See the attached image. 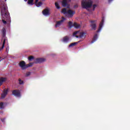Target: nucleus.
<instances>
[{
	"instance_id": "obj_15",
	"label": "nucleus",
	"mask_w": 130,
	"mask_h": 130,
	"mask_svg": "<svg viewBox=\"0 0 130 130\" xmlns=\"http://www.w3.org/2000/svg\"><path fill=\"white\" fill-rule=\"evenodd\" d=\"M7 80L6 78H4V77H1L0 78V86L3 85L4 82H5V81Z\"/></svg>"
},
{
	"instance_id": "obj_38",
	"label": "nucleus",
	"mask_w": 130,
	"mask_h": 130,
	"mask_svg": "<svg viewBox=\"0 0 130 130\" xmlns=\"http://www.w3.org/2000/svg\"><path fill=\"white\" fill-rule=\"evenodd\" d=\"M6 51H8V48H7V49H6Z\"/></svg>"
},
{
	"instance_id": "obj_26",
	"label": "nucleus",
	"mask_w": 130,
	"mask_h": 130,
	"mask_svg": "<svg viewBox=\"0 0 130 130\" xmlns=\"http://www.w3.org/2000/svg\"><path fill=\"white\" fill-rule=\"evenodd\" d=\"M18 81H19L20 85H22L24 84V81L21 80V79H19Z\"/></svg>"
},
{
	"instance_id": "obj_40",
	"label": "nucleus",
	"mask_w": 130,
	"mask_h": 130,
	"mask_svg": "<svg viewBox=\"0 0 130 130\" xmlns=\"http://www.w3.org/2000/svg\"><path fill=\"white\" fill-rule=\"evenodd\" d=\"M43 1H45V0H43Z\"/></svg>"
},
{
	"instance_id": "obj_32",
	"label": "nucleus",
	"mask_w": 130,
	"mask_h": 130,
	"mask_svg": "<svg viewBox=\"0 0 130 130\" xmlns=\"http://www.w3.org/2000/svg\"><path fill=\"white\" fill-rule=\"evenodd\" d=\"M74 8H78V4H76V5H74Z\"/></svg>"
},
{
	"instance_id": "obj_29",
	"label": "nucleus",
	"mask_w": 130,
	"mask_h": 130,
	"mask_svg": "<svg viewBox=\"0 0 130 130\" xmlns=\"http://www.w3.org/2000/svg\"><path fill=\"white\" fill-rule=\"evenodd\" d=\"M96 7V5L94 4L93 5V10L94 11L95 10V9Z\"/></svg>"
},
{
	"instance_id": "obj_33",
	"label": "nucleus",
	"mask_w": 130,
	"mask_h": 130,
	"mask_svg": "<svg viewBox=\"0 0 130 130\" xmlns=\"http://www.w3.org/2000/svg\"><path fill=\"white\" fill-rule=\"evenodd\" d=\"M113 0H108L109 3H111Z\"/></svg>"
},
{
	"instance_id": "obj_20",
	"label": "nucleus",
	"mask_w": 130,
	"mask_h": 130,
	"mask_svg": "<svg viewBox=\"0 0 130 130\" xmlns=\"http://www.w3.org/2000/svg\"><path fill=\"white\" fill-rule=\"evenodd\" d=\"M69 27L71 28L72 27L74 26V24H73V22L72 21H69L68 23Z\"/></svg>"
},
{
	"instance_id": "obj_23",
	"label": "nucleus",
	"mask_w": 130,
	"mask_h": 130,
	"mask_svg": "<svg viewBox=\"0 0 130 130\" xmlns=\"http://www.w3.org/2000/svg\"><path fill=\"white\" fill-rule=\"evenodd\" d=\"M42 4H43L42 2H39L37 4H36V5L37 7H40L41 6H42Z\"/></svg>"
},
{
	"instance_id": "obj_36",
	"label": "nucleus",
	"mask_w": 130,
	"mask_h": 130,
	"mask_svg": "<svg viewBox=\"0 0 130 130\" xmlns=\"http://www.w3.org/2000/svg\"><path fill=\"white\" fill-rule=\"evenodd\" d=\"M2 58V57H0V59ZM3 60V59H2V60H0V62L1 61V60Z\"/></svg>"
},
{
	"instance_id": "obj_9",
	"label": "nucleus",
	"mask_w": 130,
	"mask_h": 130,
	"mask_svg": "<svg viewBox=\"0 0 130 130\" xmlns=\"http://www.w3.org/2000/svg\"><path fill=\"white\" fill-rule=\"evenodd\" d=\"M104 21H105V19L103 18L99 25V28L98 29V30H97L98 33H99L102 30V27L103 26V24L104 23Z\"/></svg>"
},
{
	"instance_id": "obj_13",
	"label": "nucleus",
	"mask_w": 130,
	"mask_h": 130,
	"mask_svg": "<svg viewBox=\"0 0 130 130\" xmlns=\"http://www.w3.org/2000/svg\"><path fill=\"white\" fill-rule=\"evenodd\" d=\"M43 14L44 16H48V15H50L49 9H44V10H43Z\"/></svg>"
},
{
	"instance_id": "obj_10",
	"label": "nucleus",
	"mask_w": 130,
	"mask_h": 130,
	"mask_svg": "<svg viewBox=\"0 0 130 130\" xmlns=\"http://www.w3.org/2000/svg\"><path fill=\"white\" fill-rule=\"evenodd\" d=\"M46 61V59H45V58H37V59H36L35 60V63H42L43 62H45Z\"/></svg>"
},
{
	"instance_id": "obj_35",
	"label": "nucleus",
	"mask_w": 130,
	"mask_h": 130,
	"mask_svg": "<svg viewBox=\"0 0 130 130\" xmlns=\"http://www.w3.org/2000/svg\"><path fill=\"white\" fill-rule=\"evenodd\" d=\"M76 37L77 38H79V36H76Z\"/></svg>"
},
{
	"instance_id": "obj_25",
	"label": "nucleus",
	"mask_w": 130,
	"mask_h": 130,
	"mask_svg": "<svg viewBox=\"0 0 130 130\" xmlns=\"http://www.w3.org/2000/svg\"><path fill=\"white\" fill-rule=\"evenodd\" d=\"M4 108V103L3 102L0 103V109H3Z\"/></svg>"
},
{
	"instance_id": "obj_18",
	"label": "nucleus",
	"mask_w": 130,
	"mask_h": 130,
	"mask_svg": "<svg viewBox=\"0 0 130 130\" xmlns=\"http://www.w3.org/2000/svg\"><path fill=\"white\" fill-rule=\"evenodd\" d=\"M61 13L64 14H68V11H67V8H63L61 10Z\"/></svg>"
},
{
	"instance_id": "obj_4",
	"label": "nucleus",
	"mask_w": 130,
	"mask_h": 130,
	"mask_svg": "<svg viewBox=\"0 0 130 130\" xmlns=\"http://www.w3.org/2000/svg\"><path fill=\"white\" fill-rule=\"evenodd\" d=\"M33 66V63L30 62L29 63L26 64L24 61H21L19 62V67L21 68L22 70H25L27 68L31 67Z\"/></svg>"
},
{
	"instance_id": "obj_5",
	"label": "nucleus",
	"mask_w": 130,
	"mask_h": 130,
	"mask_svg": "<svg viewBox=\"0 0 130 130\" xmlns=\"http://www.w3.org/2000/svg\"><path fill=\"white\" fill-rule=\"evenodd\" d=\"M90 27H91V29L95 30L96 27V20H91L90 21Z\"/></svg>"
},
{
	"instance_id": "obj_6",
	"label": "nucleus",
	"mask_w": 130,
	"mask_h": 130,
	"mask_svg": "<svg viewBox=\"0 0 130 130\" xmlns=\"http://www.w3.org/2000/svg\"><path fill=\"white\" fill-rule=\"evenodd\" d=\"M61 18H62V19H61L60 21L56 22V24L55 25V27H59L60 26V25H61L63 23V22L65 20H66V19L63 17H62Z\"/></svg>"
},
{
	"instance_id": "obj_27",
	"label": "nucleus",
	"mask_w": 130,
	"mask_h": 130,
	"mask_svg": "<svg viewBox=\"0 0 130 130\" xmlns=\"http://www.w3.org/2000/svg\"><path fill=\"white\" fill-rule=\"evenodd\" d=\"M34 59V57L33 56H30L28 57V60L29 61H31L32 59Z\"/></svg>"
},
{
	"instance_id": "obj_19",
	"label": "nucleus",
	"mask_w": 130,
	"mask_h": 130,
	"mask_svg": "<svg viewBox=\"0 0 130 130\" xmlns=\"http://www.w3.org/2000/svg\"><path fill=\"white\" fill-rule=\"evenodd\" d=\"M73 26H74L76 28H78L80 27V25L78 24L77 22H74L73 24Z\"/></svg>"
},
{
	"instance_id": "obj_22",
	"label": "nucleus",
	"mask_w": 130,
	"mask_h": 130,
	"mask_svg": "<svg viewBox=\"0 0 130 130\" xmlns=\"http://www.w3.org/2000/svg\"><path fill=\"white\" fill-rule=\"evenodd\" d=\"M33 2H34V0H28L27 2V3L29 5L32 6V5H34Z\"/></svg>"
},
{
	"instance_id": "obj_12",
	"label": "nucleus",
	"mask_w": 130,
	"mask_h": 130,
	"mask_svg": "<svg viewBox=\"0 0 130 130\" xmlns=\"http://www.w3.org/2000/svg\"><path fill=\"white\" fill-rule=\"evenodd\" d=\"M75 13V12H74L72 10H71L70 9L67 11V14L69 15V17H72Z\"/></svg>"
},
{
	"instance_id": "obj_17",
	"label": "nucleus",
	"mask_w": 130,
	"mask_h": 130,
	"mask_svg": "<svg viewBox=\"0 0 130 130\" xmlns=\"http://www.w3.org/2000/svg\"><path fill=\"white\" fill-rule=\"evenodd\" d=\"M85 36H86L85 33L84 32H81L80 33L79 38H85Z\"/></svg>"
},
{
	"instance_id": "obj_16",
	"label": "nucleus",
	"mask_w": 130,
	"mask_h": 130,
	"mask_svg": "<svg viewBox=\"0 0 130 130\" xmlns=\"http://www.w3.org/2000/svg\"><path fill=\"white\" fill-rule=\"evenodd\" d=\"M98 38V35H97V34H96L94 36L93 40L91 41V44H93V43L95 42L97 40Z\"/></svg>"
},
{
	"instance_id": "obj_8",
	"label": "nucleus",
	"mask_w": 130,
	"mask_h": 130,
	"mask_svg": "<svg viewBox=\"0 0 130 130\" xmlns=\"http://www.w3.org/2000/svg\"><path fill=\"white\" fill-rule=\"evenodd\" d=\"M72 0H62L61 2V6L63 7H66L69 6L68 3L71 2Z\"/></svg>"
},
{
	"instance_id": "obj_34",
	"label": "nucleus",
	"mask_w": 130,
	"mask_h": 130,
	"mask_svg": "<svg viewBox=\"0 0 130 130\" xmlns=\"http://www.w3.org/2000/svg\"><path fill=\"white\" fill-rule=\"evenodd\" d=\"M39 2V0H36V4H38V2Z\"/></svg>"
},
{
	"instance_id": "obj_37",
	"label": "nucleus",
	"mask_w": 130,
	"mask_h": 130,
	"mask_svg": "<svg viewBox=\"0 0 130 130\" xmlns=\"http://www.w3.org/2000/svg\"><path fill=\"white\" fill-rule=\"evenodd\" d=\"M24 1L25 2H26L27 0H24Z\"/></svg>"
},
{
	"instance_id": "obj_30",
	"label": "nucleus",
	"mask_w": 130,
	"mask_h": 130,
	"mask_svg": "<svg viewBox=\"0 0 130 130\" xmlns=\"http://www.w3.org/2000/svg\"><path fill=\"white\" fill-rule=\"evenodd\" d=\"M6 120V118H3V119H1V121L3 122H5Z\"/></svg>"
},
{
	"instance_id": "obj_28",
	"label": "nucleus",
	"mask_w": 130,
	"mask_h": 130,
	"mask_svg": "<svg viewBox=\"0 0 130 130\" xmlns=\"http://www.w3.org/2000/svg\"><path fill=\"white\" fill-rule=\"evenodd\" d=\"M30 72H27V73H26V75H25V76H26V77H28V76H30Z\"/></svg>"
},
{
	"instance_id": "obj_21",
	"label": "nucleus",
	"mask_w": 130,
	"mask_h": 130,
	"mask_svg": "<svg viewBox=\"0 0 130 130\" xmlns=\"http://www.w3.org/2000/svg\"><path fill=\"white\" fill-rule=\"evenodd\" d=\"M55 6L56 7V9H60V7L59 6V5L58 3V2H55Z\"/></svg>"
},
{
	"instance_id": "obj_3",
	"label": "nucleus",
	"mask_w": 130,
	"mask_h": 130,
	"mask_svg": "<svg viewBox=\"0 0 130 130\" xmlns=\"http://www.w3.org/2000/svg\"><path fill=\"white\" fill-rule=\"evenodd\" d=\"M2 33L3 34V38L2 39V41H3V45L0 48V51H1L2 50H3L5 44H6V28L5 27L3 28L2 29Z\"/></svg>"
},
{
	"instance_id": "obj_7",
	"label": "nucleus",
	"mask_w": 130,
	"mask_h": 130,
	"mask_svg": "<svg viewBox=\"0 0 130 130\" xmlns=\"http://www.w3.org/2000/svg\"><path fill=\"white\" fill-rule=\"evenodd\" d=\"M12 94L14 96L16 97H20L21 96V93L19 90H18V89H14L12 91Z\"/></svg>"
},
{
	"instance_id": "obj_1",
	"label": "nucleus",
	"mask_w": 130,
	"mask_h": 130,
	"mask_svg": "<svg viewBox=\"0 0 130 130\" xmlns=\"http://www.w3.org/2000/svg\"><path fill=\"white\" fill-rule=\"evenodd\" d=\"M0 10L3 23L9 24L11 23L10 13L6 2L3 0H0Z\"/></svg>"
},
{
	"instance_id": "obj_39",
	"label": "nucleus",
	"mask_w": 130,
	"mask_h": 130,
	"mask_svg": "<svg viewBox=\"0 0 130 130\" xmlns=\"http://www.w3.org/2000/svg\"><path fill=\"white\" fill-rule=\"evenodd\" d=\"M5 1V2H7V0H4Z\"/></svg>"
},
{
	"instance_id": "obj_14",
	"label": "nucleus",
	"mask_w": 130,
	"mask_h": 130,
	"mask_svg": "<svg viewBox=\"0 0 130 130\" xmlns=\"http://www.w3.org/2000/svg\"><path fill=\"white\" fill-rule=\"evenodd\" d=\"M61 41L64 43H68L69 41V38L68 36H65L64 38L61 40Z\"/></svg>"
},
{
	"instance_id": "obj_31",
	"label": "nucleus",
	"mask_w": 130,
	"mask_h": 130,
	"mask_svg": "<svg viewBox=\"0 0 130 130\" xmlns=\"http://www.w3.org/2000/svg\"><path fill=\"white\" fill-rule=\"evenodd\" d=\"M78 33V31H75L73 33V36H75Z\"/></svg>"
},
{
	"instance_id": "obj_24",
	"label": "nucleus",
	"mask_w": 130,
	"mask_h": 130,
	"mask_svg": "<svg viewBox=\"0 0 130 130\" xmlns=\"http://www.w3.org/2000/svg\"><path fill=\"white\" fill-rule=\"evenodd\" d=\"M78 43L77 42H74L73 43H71L70 44V45H69V47H72L73 46H75L76 44H77Z\"/></svg>"
},
{
	"instance_id": "obj_2",
	"label": "nucleus",
	"mask_w": 130,
	"mask_h": 130,
	"mask_svg": "<svg viewBox=\"0 0 130 130\" xmlns=\"http://www.w3.org/2000/svg\"><path fill=\"white\" fill-rule=\"evenodd\" d=\"M81 5L83 9H89L93 5V2L91 0H82Z\"/></svg>"
},
{
	"instance_id": "obj_11",
	"label": "nucleus",
	"mask_w": 130,
	"mask_h": 130,
	"mask_svg": "<svg viewBox=\"0 0 130 130\" xmlns=\"http://www.w3.org/2000/svg\"><path fill=\"white\" fill-rule=\"evenodd\" d=\"M8 89H4L3 91V93L1 94V98L2 99L5 98L6 95L8 94Z\"/></svg>"
}]
</instances>
